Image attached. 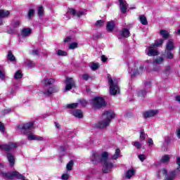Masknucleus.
<instances>
[{
    "label": "nucleus",
    "mask_w": 180,
    "mask_h": 180,
    "mask_svg": "<svg viewBox=\"0 0 180 180\" xmlns=\"http://www.w3.org/2000/svg\"><path fill=\"white\" fill-rule=\"evenodd\" d=\"M148 143L149 146H153V144H154L153 139H149Z\"/></svg>",
    "instance_id": "nucleus-63"
},
{
    "label": "nucleus",
    "mask_w": 180,
    "mask_h": 180,
    "mask_svg": "<svg viewBox=\"0 0 180 180\" xmlns=\"http://www.w3.org/2000/svg\"><path fill=\"white\" fill-rule=\"evenodd\" d=\"M72 115L75 116V117H78L79 119L84 117V114L81 110H75L72 112Z\"/></svg>",
    "instance_id": "nucleus-18"
},
{
    "label": "nucleus",
    "mask_w": 180,
    "mask_h": 180,
    "mask_svg": "<svg viewBox=\"0 0 180 180\" xmlns=\"http://www.w3.org/2000/svg\"><path fill=\"white\" fill-rule=\"evenodd\" d=\"M160 34L162 36L164 39H168L169 34L166 30H160Z\"/></svg>",
    "instance_id": "nucleus-36"
},
{
    "label": "nucleus",
    "mask_w": 180,
    "mask_h": 180,
    "mask_svg": "<svg viewBox=\"0 0 180 180\" xmlns=\"http://www.w3.org/2000/svg\"><path fill=\"white\" fill-rule=\"evenodd\" d=\"M157 47H155L153 44L146 48L147 51V56L149 57H154L155 56H158V51L156 49Z\"/></svg>",
    "instance_id": "nucleus-11"
},
{
    "label": "nucleus",
    "mask_w": 180,
    "mask_h": 180,
    "mask_svg": "<svg viewBox=\"0 0 180 180\" xmlns=\"http://www.w3.org/2000/svg\"><path fill=\"white\" fill-rule=\"evenodd\" d=\"M77 11L72 8H69L66 13V19H71V16H75Z\"/></svg>",
    "instance_id": "nucleus-17"
},
{
    "label": "nucleus",
    "mask_w": 180,
    "mask_h": 180,
    "mask_svg": "<svg viewBox=\"0 0 180 180\" xmlns=\"http://www.w3.org/2000/svg\"><path fill=\"white\" fill-rule=\"evenodd\" d=\"M65 89L64 92H67L68 91H71L72 88H75V81L74 79L71 77H67L66 80L65 81Z\"/></svg>",
    "instance_id": "nucleus-9"
},
{
    "label": "nucleus",
    "mask_w": 180,
    "mask_h": 180,
    "mask_svg": "<svg viewBox=\"0 0 180 180\" xmlns=\"http://www.w3.org/2000/svg\"><path fill=\"white\" fill-rule=\"evenodd\" d=\"M166 49L168 51H171V50H174V42L172 40H169L167 45Z\"/></svg>",
    "instance_id": "nucleus-24"
},
{
    "label": "nucleus",
    "mask_w": 180,
    "mask_h": 180,
    "mask_svg": "<svg viewBox=\"0 0 180 180\" xmlns=\"http://www.w3.org/2000/svg\"><path fill=\"white\" fill-rule=\"evenodd\" d=\"M134 175H136V169L131 167L124 172V179H130L131 178H133Z\"/></svg>",
    "instance_id": "nucleus-12"
},
{
    "label": "nucleus",
    "mask_w": 180,
    "mask_h": 180,
    "mask_svg": "<svg viewBox=\"0 0 180 180\" xmlns=\"http://www.w3.org/2000/svg\"><path fill=\"white\" fill-rule=\"evenodd\" d=\"M0 168H4L2 163H0ZM0 175L4 178V179H13L15 178H20V173L17 171L15 172H1Z\"/></svg>",
    "instance_id": "nucleus-6"
},
{
    "label": "nucleus",
    "mask_w": 180,
    "mask_h": 180,
    "mask_svg": "<svg viewBox=\"0 0 180 180\" xmlns=\"http://www.w3.org/2000/svg\"><path fill=\"white\" fill-rule=\"evenodd\" d=\"M11 13L9 11L1 10L0 11V19L2 18H8Z\"/></svg>",
    "instance_id": "nucleus-23"
},
{
    "label": "nucleus",
    "mask_w": 180,
    "mask_h": 180,
    "mask_svg": "<svg viewBox=\"0 0 180 180\" xmlns=\"http://www.w3.org/2000/svg\"><path fill=\"white\" fill-rule=\"evenodd\" d=\"M82 78L85 79V81H88V79H89V75H83Z\"/></svg>",
    "instance_id": "nucleus-54"
},
{
    "label": "nucleus",
    "mask_w": 180,
    "mask_h": 180,
    "mask_svg": "<svg viewBox=\"0 0 180 180\" xmlns=\"http://www.w3.org/2000/svg\"><path fill=\"white\" fill-rule=\"evenodd\" d=\"M167 58H169V60H172L174 58V53L171 52H167Z\"/></svg>",
    "instance_id": "nucleus-42"
},
{
    "label": "nucleus",
    "mask_w": 180,
    "mask_h": 180,
    "mask_svg": "<svg viewBox=\"0 0 180 180\" xmlns=\"http://www.w3.org/2000/svg\"><path fill=\"white\" fill-rule=\"evenodd\" d=\"M114 117L115 112L112 110L105 111L103 114V120L98 122V127L100 129L108 127Z\"/></svg>",
    "instance_id": "nucleus-3"
},
{
    "label": "nucleus",
    "mask_w": 180,
    "mask_h": 180,
    "mask_svg": "<svg viewBox=\"0 0 180 180\" xmlns=\"http://www.w3.org/2000/svg\"><path fill=\"white\" fill-rule=\"evenodd\" d=\"M22 77H23V75L20 70H18L14 75L15 79H20Z\"/></svg>",
    "instance_id": "nucleus-29"
},
{
    "label": "nucleus",
    "mask_w": 180,
    "mask_h": 180,
    "mask_svg": "<svg viewBox=\"0 0 180 180\" xmlns=\"http://www.w3.org/2000/svg\"><path fill=\"white\" fill-rule=\"evenodd\" d=\"M0 131L4 133L5 131V126L2 122H0Z\"/></svg>",
    "instance_id": "nucleus-46"
},
{
    "label": "nucleus",
    "mask_w": 180,
    "mask_h": 180,
    "mask_svg": "<svg viewBox=\"0 0 180 180\" xmlns=\"http://www.w3.org/2000/svg\"><path fill=\"white\" fill-rule=\"evenodd\" d=\"M139 140L141 141H144L146 140V133H144V130H141L140 132Z\"/></svg>",
    "instance_id": "nucleus-33"
},
{
    "label": "nucleus",
    "mask_w": 180,
    "mask_h": 180,
    "mask_svg": "<svg viewBox=\"0 0 180 180\" xmlns=\"http://www.w3.org/2000/svg\"><path fill=\"white\" fill-rule=\"evenodd\" d=\"M34 15V9L31 8L27 13L28 19H32L33 18V15Z\"/></svg>",
    "instance_id": "nucleus-37"
},
{
    "label": "nucleus",
    "mask_w": 180,
    "mask_h": 180,
    "mask_svg": "<svg viewBox=\"0 0 180 180\" xmlns=\"http://www.w3.org/2000/svg\"><path fill=\"white\" fill-rule=\"evenodd\" d=\"M139 20L141 25H143V26H146V25H148V22L147 21V18H146L144 15H141L139 16Z\"/></svg>",
    "instance_id": "nucleus-21"
},
{
    "label": "nucleus",
    "mask_w": 180,
    "mask_h": 180,
    "mask_svg": "<svg viewBox=\"0 0 180 180\" xmlns=\"http://www.w3.org/2000/svg\"><path fill=\"white\" fill-rule=\"evenodd\" d=\"M169 71H171V66H167L165 69V72L168 73Z\"/></svg>",
    "instance_id": "nucleus-60"
},
{
    "label": "nucleus",
    "mask_w": 180,
    "mask_h": 180,
    "mask_svg": "<svg viewBox=\"0 0 180 180\" xmlns=\"http://www.w3.org/2000/svg\"><path fill=\"white\" fill-rule=\"evenodd\" d=\"M18 148V145L15 143H9L8 144H0V150L2 151H12Z\"/></svg>",
    "instance_id": "nucleus-10"
},
{
    "label": "nucleus",
    "mask_w": 180,
    "mask_h": 180,
    "mask_svg": "<svg viewBox=\"0 0 180 180\" xmlns=\"http://www.w3.org/2000/svg\"><path fill=\"white\" fill-rule=\"evenodd\" d=\"M77 47H78V43L77 42H72L69 44L70 50H74V49H77Z\"/></svg>",
    "instance_id": "nucleus-35"
},
{
    "label": "nucleus",
    "mask_w": 180,
    "mask_h": 180,
    "mask_svg": "<svg viewBox=\"0 0 180 180\" xmlns=\"http://www.w3.org/2000/svg\"><path fill=\"white\" fill-rule=\"evenodd\" d=\"M44 13V8L41 6H40L39 8H38V15L39 16H43Z\"/></svg>",
    "instance_id": "nucleus-39"
},
{
    "label": "nucleus",
    "mask_w": 180,
    "mask_h": 180,
    "mask_svg": "<svg viewBox=\"0 0 180 180\" xmlns=\"http://www.w3.org/2000/svg\"><path fill=\"white\" fill-rule=\"evenodd\" d=\"M172 179H174V176H172V175H167L166 176V179H165V180H172Z\"/></svg>",
    "instance_id": "nucleus-55"
},
{
    "label": "nucleus",
    "mask_w": 180,
    "mask_h": 180,
    "mask_svg": "<svg viewBox=\"0 0 180 180\" xmlns=\"http://www.w3.org/2000/svg\"><path fill=\"white\" fill-rule=\"evenodd\" d=\"M95 26L96 27H102V26H103V20H100L96 22L95 23Z\"/></svg>",
    "instance_id": "nucleus-38"
},
{
    "label": "nucleus",
    "mask_w": 180,
    "mask_h": 180,
    "mask_svg": "<svg viewBox=\"0 0 180 180\" xmlns=\"http://www.w3.org/2000/svg\"><path fill=\"white\" fill-rule=\"evenodd\" d=\"M17 179H20V180H27L26 179V177H25V176H23L22 174H20V177H16Z\"/></svg>",
    "instance_id": "nucleus-58"
},
{
    "label": "nucleus",
    "mask_w": 180,
    "mask_h": 180,
    "mask_svg": "<svg viewBox=\"0 0 180 180\" xmlns=\"http://www.w3.org/2000/svg\"><path fill=\"white\" fill-rule=\"evenodd\" d=\"M80 103L81 105H82V106H85L86 105H88V103L85 100L80 101Z\"/></svg>",
    "instance_id": "nucleus-57"
},
{
    "label": "nucleus",
    "mask_w": 180,
    "mask_h": 180,
    "mask_svg": "<svg viewBox=\"0 0 180 180\" xmlns=\"http://www.w3.org/2000/svg\"><path fill=\"white\" fill-rule=\"evenodd\" d=\"M120 35L122 37H126V38L129 37H130V31H129V30H127V28H124L121 31Z\"/></svg>",
    "instance_id": "nucleus-20"
},
{
    "label": "nucleus",
    "mask_w": 180,
    "mask_h": 180,
    "mask_svg": "<svg viewBox=\"0 0 180 180\" xmlns=\"http://www.w3.org/2000/svg\"><path fill=\"white\" fill-rule=\"evenodd\" d=\"M119 2L122 13H124L127 11V2L124 0H119Z\"/></svg>",
    "instance_id": "nucleus-14"
},
{
    "label": "nucleus",
    "mask_w": 180,
    "mask_h": 180,
    "mask_svg": "<svg viewBox=\"0 0 180 180\" xmlns=\"http://www.w3.org/2000/svg\"><path fill=\"white\" fill-rule=\"evenodd\" d=\"M169 160H171L169 155H165L161 158L160 162H162L163 164H167V162H169Z\"/></svg>",
    "instance_id": "nucleus-22"
},
{
    "label": "nucleus",
    "mask_w": 180,
    "mask_h": 180,
    "mask_svg": "<svg viewBox=\"0 0 180 180\" xmlns=\"http://www.w3.org/2000/svg\"><path fill=\"white\" fill-rule=\"evenodd\" d=\"M158 113V110H148L143 113V117H145V119H147L148 117H154V116H155V115H157Z\"/></svg>",
    "instance_id": "nucleus-13"
},
{
    "label": "nucleus",
    "mask_w": 180,
    "mask_h": 180,
    "mask_svg": "<svg viewBox=\"0 0 180 180\" xmlns=\"http://www.w3.org/2000/svg\"><path fill=\"white\" fill-rule=\"evenodd\" d=\"M162 43H164L163 39H158V40H156L155 41V43L153 44V45L157 48V47H160V46H161V44H162Z\"/></svg>",
    "instance_id": "nucleus-30"
},
{
    "label": "nucleus",
    "mask_w": 180,
    "mask_h": 180,
    "mask_svg": "<svg viewBox=\"0 0 180 180\" xmlns=\"http://www.w3.org/2000/svg\"><path fill=\"white\" fill-rule=\"evenodd\" d=\"M54 82L55 80L53 78H45L41 80V84H44L45 86L44 89L39 91V94L44 96H50L51 95H53V94H57V92H58V88H57V86H47V85H53Z\"/></svg>",
    "instance_id": "nucleus-2"
},
{
    "label": "nucleus",
    "mask_w": 180,
    "mask_h": 180,
    "mask_svg": "<svg viewBox=\"0 0 180 180\" xmlns=\"http://www.w3.org/2000/svg\"><path fill=\"white\" fill-rule=\"evenodd\" d=\"M16 89H18V87H16V86H13L11 88V94L12 95H13V94H15V92H16Z\"/></svg>",
    "instance_id": "nucleus-51"
},
{
    "label": "nucleus",
    "mask_w": 180,
    "mask_h": 180,
    "mask_svg": "<svg viewBox=\"0 0 180 180\" xmlns=\"http://www.w3.org/2000/svg\"><path fill=\"white\" fill-rule=\"evenodd\" d=\"M160 172L161 174H162L163 175H167V174L168 173V171L167 170V169L163 168V169H162L160 171Z\"/></svg>",
    "instance_id": "nucleus-49"
},
{
    "label": "nucleus",
    "mask_w": 180,
    "mask_h": 180,
    "mask_svg": "<svg viewBox=\"0 0 180 180\" xmlns=\"http://www.w3.org/2000/svg\"><path fill=\"white\" fill-rule=\"evenodd\" d=\"M13 110H12V108H7L4 111V115H6L7 113H11V112H12Z\"/></svg>",
    "instance_id": "nucleus-53"
},
{
    "label": "nucleus",
    "mask_w": 180,
    "mask_h": 180,
    "mask_svg": "<svg viewBox=\"0 0 180 180\" xmlns=\"http://www.w3.org/2000/svg\"><path fill=\"white\" fill-rule=\"evenodd\" d=\"M139 160L143 162L144 160H146V155H139Z\"/></svg>",
    "instance_id": "nucleus-50"
},
{
    "label": "nucleus",
    "mask_w": 180,
    "mask_h": 180,
    "mask_svg": "<svg viewBox=\"0 0 180 180\" xmlns=\"http://www.w3.org/2000/svg\"><path fill=\"white\" fill-rule=\"evenodd\" d=\"M106 60H108V58L105 56H101V60L103 61V63H105L106 61Z\"/></svg>",
    "instance_id": "nucleus-59"
},
{
    "label": "nucleus",
    "mask_w": 180,
    "mask_h": 180,
    "mask_svg": "<svg viewBox=\"0 0 180 180\" xmlns=\"http://www.w3.org/2000/svg\"><path fill=\"white\" fill-rule=\"evenodd\" d=\"M91 70H93V71H95V70H98L99 68V63L91 64Z\"/></svg>",
    "instance_id": "nucleus-40"
},
{
    "label": "nucleus",
    "mask_w": 180,
    "mask_h": 180,
    "mask_svg": "<svg viewBox=\"0 0 180 180\" xmlns=\"http://www.w3.org/2000/svg\"><path fill=\"white\" fill-rule=\"evenodd\" d=\"M32 34V29L30 28H23L21 31V35L22 37H27Z\"/></svg>",
    "instance_id": "nucleus-16"
},
{
    "label": "nucleus",
    "mask_w": 180,
    "mask_h": 180,
    "mask_svg": "<svg viewBox=\"0 0 180 180\" xmlns=\"http://www.w3.org/2000/svg\"><path fill=\"white\" fill-rule=\"evenodd\" d=\"M144 71V65H141L139 67V70L137 68V66L136 65H130L129 67V72L131 74V77H136V75H139V74H141Z\"/></svg>",
    "instance_id": "nucleus-8"
},
{
    "label": "nucleus",
    "mask_w": 180,
    "mask_h": 180,
    "mask_svg": "<svg viewBox=\"0 0 180 180\" xmlns=\"http://www.w3.org/2000/svg\"><path fill=\"white\" fill-rule=\"evenodd\" d=\"M32 54L33 56H37V54H39V51L37 50H33Z\"/></svg>",
    "instance_id": "nucleus-61"
},
{
    "label": "nucleus",
    "mask_w": 180,
    "mask_h": 180,
    "mask_svg": "<svg viewBox=\"0 0 180 180\" xmlns=\"http://www.w3.org/2000/svg\"><path fill=\"white\" fill-rule=\"evenodd\" d=\"M138 96H146V90H141L138 92Z\"/></svg>",
    "instance_id": "nucleus-43"
},
{
    "label": "nucleus",
    "mask_w": 180,
    "mask_h": 180,
    "mask_svg": "<svg viewBox=\"0 0 180 180\" xmlns=\"http://www.w3.org/2000/svg\"><path fill=\"white\" fill-rule=\"evenodd\" d=\"M57 54L58 56H60L62 57H67V56L68 55V53H67L66 51H63L61 49L58 50Z\"/></svg>",
    "instance_id": "nucleus-28"
},
{
    "label": "nucleus",
    "mask_w": 180,
    "mask_h": 180,
    "mask_svg": "<svg viewBox=\"0 0 180 180\" xmlns=\"http://www.w3.org/2000/svg\"><path fill=\"white\" fill-rule=\"evenodd\" d=\"M84 15H86V13L84 11H78L77 13H76V15L78 16L79 18L80 16H84Z\"/></svg>",
    "instance_id": "nucleus-47"
},
{
    "label": "nucleus",
    "mask_w": 180,
    "mask_h": 180,
    "mask_svg": "<svg viewBox=\"0 0 180 180\" xmlns=\"http://www.w3.org/2000/svg\"><path fill=\"white\" fill-rule=\"evenodd\" d=\"M120 155V149H116L115 154L112 156V160H117Z\"/></svg>",
    "instance_id": "nucleus-26"
},
{
    "label": "nucleus",
    "mask_w": 180,
    "mask_h": 180,
    "mask_svg": "<svg viewBox=\"0 0 180 180\" xmlns=\"http://www.w3.org/2000/svg\"><path fill=\"white\" fill-rule=\"evenodd\" d=\"M108 81L110 86V95H117V94H120V89L119 88V79L116 78H112L110 75H108Z\"/></svg>",
    "instance_id": "nucleus-4"
},
{
    "label": "nucleus",
    "mask_w": 180,
    "mask_h": 180,
    "mask_svg": "<svg viewBox=\"0 0 180 180\" xmlns=\"http://www.w3.org/2000/svg\"><path fill=\"white\" fill-rule=\"evenodd\" d=\"M78 107V103H70V104H68L66 105V108L68 109H74L75 108Z\"/></svg>",
    "instance_id": "nucleus-32"
},
{
    "label": "nucleus",
    "mask_w": 180,
    "mask_h": 180,
    "mask_svg": "<svg viewBox=\"0 0 180 180\" xmlns=\"http://www.w3.org/2000/svg\"><path fill=\"white\" fill-rule=\"evenodd\" d=\"M5 78V72L0 70V79H4Z\"/></svg>",
    "instance_id": "nucleus-52"
},
{
    "label": "nucleus",
    "mask_w": 180,
    "mask_h": 180,
    "mask_svg": "<svg viewBox=\"0 0 180 180\" xmlns=\"http://www.w3.org/2000/svg\"><path fill=\"white\" fill-rule=\"evenodd\" d=\"M7 60H9V61H16V58H15V56L12 54V51H8Z\"/></svg>",
    "instance_id": "nucleus-25"
},
{
    "label": "nucleus",
    "mask_w": 180,
    "mask_h": 180,
    "mask_svg": "<svg viewBox=\"0 0 180 180\" xmlns=\"http://www.w3.org/2000/svg\"><path fill=\"white\" fill-rule=\"evenodd\" d=\"M92 105L95 109H101L106 106V101L104 98L97 96L92 99Z\"/></svg>",
    "instance_id": "nucleus-7"
},
{
    "label": "nucleus",
    "mask_w": 180,
    "mask_h": 180,
    "mask_svg": "<svg viewBox=\"0 0 180 180\" xmlns=\"http://www.w3.org/2000/svg\"><path fill=\"white\" fill-rule=\"evenodd\" d=\"M177 137L180 139V127L176 130Z\"/></svg>",
    "instance_id": "nucleus-62"
},
{
    "label": "nucleus",
    "mask_w": 180,
    "mask_h": 180,
    "mask_svg": "<svg viewBox=\"0 0 180 180\" xmlns=\"http://www.w3.org/2000/svg\"><path fill=\"white\" fill-rule=\"evenodd\" d=\"M0 131L4 133L5 131V126L2 122H0Z\"/></svg>",
    "instance_id": "nucleus-45"
},
{
    "label": "nucleus",
    "mask_w": 180,
    "mask_h": 180,
    "mask_svg": "<svg viewBox=\"0 0 180 180\" xmlns=\"http://www.w3.org/2000/svg\"><path fill=\"white\" fill-rule=\"evenodd\" d=\"M72 167H74V161L70 160L66 166L68 171H71L72 169Z\"/></svg>",
    "instance_id": "nucleus-31"
},
{
    "label": "nucleus",
    "mask_w": 180,
    "mask_h": 180,
    "mask_svg": "<svg viewBox=\"0 0 180 180\" xmlns=\"http://www.w3.org/2000/svg\"><path fill=\"white\" fill-rule=\"evenodd\" d=\"M33 129V123L28 122L24 124H20L18 127V130L20 133H22L23 134H27V140L29 141H44V139L40 136L35 135L33 132H32V129Z\"/></svg>",
    "instance_id": "nucleus-1"
},
{
    "label": "nucleus",
    "mask_w": 180,
    "mask_h": 180,
    "mask_svg": "<svg viewBox=\"0 0 180 180\" xmlns=\"http://www.w3.org/2000/svg\"><path fill=\"white\" fill-rule=\"evenodd\" d=\"M109 157V154L108 152H103L101 154V162L103 164V172L104 174H108L112 171V168H113V163L109 162L108 160V158Z\"/></svg>",
    "instance_id": "nucleus-5"
},
{
    "label": "nucleus",
    "mask_w": 180,
    "mask_h": 180,
    "mask_svg": "<svg viewBox=\"0 0 180 180\" xmlns=\"http://www.w3.org/2000/svg\"><path fill=\"white\" fill-rule=\"evenodd\" d=\"M175 101H176V102H180V95L175 97Z\"/></svg>",
    "instance_id": "nucleus-64"
},
{
    "label": "nucleus",
    "mask_w": 180,
    "mask_h": 180,
    "mask_svg": "<svg viewBox=\"0 0 180 180\" xmlns=\"http://www.w3.org/2000/svg\"><path fill=\"white\" fill-rule=\"evenodd\" d=\"M163 61H164V58L158 57L155 60H153V64L155 65L162 64Z\"/></svg>",
    "instance_id": "nucleus-27"
},
{
    "label": "nucleus",
    "mask_w": 180,
    "mask_h": 180,
    "mask_svg": "<svg viewBox=\"0 0 180 180\" xmlns=\"http://www.w3.org/2000/svg\"><path fill=\"white\" fill-rule=\"evenodd\" d=\"M132 146H134L136 148L140 149L141 147H143V143L139 141H135L132 143Z\"/></svg>",
    "instance_id": "nucleus-34"
},
{
    "label": "nucleus",
    "mask_w": 180,
    "mask_h": 180,
    "mask_svg": "<svg viewBox=\"0 0 180 180\" xmlns=\"http://www.w3.org/2000/svg\"><path fill=\"white\" fill-rule=\"evenodd\" d=\"M107 30L108 32H112L113 29H115V22L110 21L107 22Z\"/></svg>",
    "instance_id": "nucleus-19"
},
{
    "label": "nucleus",
    "mask_w": 180,
    "mask_h": 180,
    "mask_svg": "<svg viewBox=\"0 0 180 180\" xmlns=\"http://www.w3.org/2000/svg\"><path fill=\"white\" fill-rule=\"evenodd\" d=\"M70 41H71V37H68L64 40V43H70Z\"/></svg>",
    "instance_id": "nucleus-56"
},
{
    "label": "nucleus",
    "mask_w": 180,
    "mask_h": 180,
    "mask_svg": "<svg viewBox=\"0 0 180 180\" xmlns=\"http://www.w3.org/2000/svg\"><path fill=\"white\" fill-rule=\"evenodd\" d=\"M62 179L63 180H68V178H70V175L69 174H64L62 175Z\"/></svg>",
    "instance_id": "nucleus-48"
},
{
    "label": "nucleus",
    "mask_w": 180,
    "mask_h": 180,
    "mask_svg": "<svg viewBox=\"0 0 180 180\" xmlns=\"http://www.w3.org/2000/svg\"><path fill=\"white\" fill-rule=\"evenodd\" d=\"M12 25H13V27H18L20 25V22L14 21V22H12Z\"/></svg>",
    "instance_id": "nucleus-44"
},
{
    "label": "nucleus",
    "mask_w": 180,
    "mask_h": 180,
    "mask_svg": "<svg viewBox=\"0 0 180 180\" xmlns=\"http://www.w3.org/2000/svg\"><path fill=\"white\" fill-rule=\"evenodd\" d=\"M25 64H26L27 67H29L30 68L34 67V63L33 62H32V60H27Z\"/></svg>",
    "instance_id": "nucleus-41"
},
{
    "label": "nucleus",
    "mask_w": 180,
    "mask_h": 180,
    "mask_svg": "<svg viewBox=\"0 0 180 180\" xmlns=\"http://www.w3.org/2000/svg\"><path fill=\"white\" fill-rule=\"evenodd\" d=\"M6 158L9 162L10 167H13V165H15V155L11 153H8Z\"/></svg>",
    "instance_id": "nucleus-15"
}]
</instances>
